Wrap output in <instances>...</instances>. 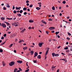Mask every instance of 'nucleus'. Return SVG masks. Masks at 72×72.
<instances>
[{
  "mask_svg": "<svg viewBox=\"0 0 72 72\" xmlns=\"http://www.w3.org/2000/svg\"><path fill=\"white\" fill-rule=\"evenodd\" d=\"M14 63H15V62L14 61H12L9 63V65L10 66H12L14 64Z\"/></svg>",
  "mask_w": 72,
  "mask_h": 72,
  "instance_id": "1",
  "label": "nucleus"
},
{
  "mask_svg": "<svg viewBox=\"0 0 72 72\" xmlns=\"http://www.w3.org/2000/svg\"><path fill=\"white\" fill-rule=\"evenodd\" d=\"M1 26L3 27V28H6V24H4L2 23L1 24Z\"/></svg>",
  "mask_w": 72,
  "mask_h": 72,
  "instance_id": "2",
  "label": "nucleus"
},
{
  "mask_svg": "<svg viewBox=\"0 0 72 72\" xmlns=\"http://www.w3.org/2000/svg\"><path fill=\"white\" fill-rule=\"evenodd\" d=\"M49 30H51V31L52 30H54L55 29V27H50L49 28Z\"/></svg>",
  "mask_w": 72,
  "mask_h": 72,
  "instance_id": "3",
  "label": "nucleus"
},
{
  "mask_svg": "<svg viewBox=\"0 0 72 72\" xmlns=\"http://www.w3.org/2000/svg\"><path fill=\"white\" fill-rule=\"evenodd\" d=\"M39 47L41 48V46H42V43H39Z\"/></svg>",
  "mask_w": 72,
  "mask_h": 72,
  "instance_id": "4",
  "label": "nucleus"
},
{
  "mask_svg": "<svg viewBox=\"0 0 72 72\" xmlns=\"http://www.w3.org/2000/svg\"><path fill=\"white\" fill-rule=\"evenodd\" d=\"M17 63H18L21 64V63H22V60L20 61L19 60H17Z\"/></svg>",
  "mask_w": 72,
  "mask_h": 72,
  "instance_id": "5",
  "label": "nucleus"
},
{
  "mask_svg": "<svg viewBox=\"0 0 72 72\" xmlns=\"http://www.w3.org/2000/svg\"><path fill=\"white\" fill-rule=\"evenodd\" d=\"M35 56L34 57V58H35V57H37V53L36 52H35L34 53Z\"/></svg>",
  "mask_w": 72,
  "mask_h": 72,
  "instance_id": "6",
  "label": "nucleus"
},
{
  "mask_svg": "<svg viewBox=\"0 0 72 72\" xmlns=\"http://www.w3.org/2000/svg\"><path fill=\"white\" fill-rule=\"evenodd\" d=\"M16 9V10H20V9H21V7H15Z\"/></svg>",
  "mask_w": 72,
  "mask_h": 72,
  "instance_id": "7",
  "label": "nucleus"
},
{
  "mask_svg": "<svg viewBox=\"0 0 72 72\" xmlns=\"http://www.w3.org/2000/svg\"><path fill=\"white\" fill-rule=\"evenodd\" d=\"M25 30L26 29H24L21 32V33H23V32H24V31H25Z\"/></svg>",
  "mask_w": 72,
  "mask_h": 72,
  "instance_id": "8",
  "label": "nucleus"
},
{
  "mask_svg": "<svg viewBox=\"0 0 72 72\" xmlns=\"http://www.w3.org/2000/svg\"><path fill=\"white\" fill-rule=\"evenodd\" d=\"M6 6L7 8H10V6L9 5V4L8 3H6Z\"/></svg>",
  "mask_w": 72,
  "mask_h": 72,
  "instance_id": "9",
  "label": "nucleus"
},
{
  "mask_svg": "<svg viewBox=\"0 0 72 72\" xmlns=\"http://www.w3.org/2000/svg\"><path fill=\"white\" fill-rule=\"evenodd\" d=\"M30 53H31V55H33V54L34 52L33 51H30Z\"/></svg>",
  "mask_w": 72,
  "mask_h": 72,
  "instance_id": "10",
  "label": "nucleus"
},
{
  "mask_svg": "<svg viewBox=\"0 0 72 72\" xmlns=\"http://www.w3.org/2000/svg\"><path fill=\"white\" fill-rule=\"evenodd\" d=\"M48 52H49V50H47L46 52V55L47 54H48Z\"/></svg>",
  "mask_w": 72,
  "mask_h": 72,
  "instance_id": "11",
  "label": "nucleus"
},
{
  "mask_svg": "<svg viewBox=\"0 0 72 72\" xmlns=\"http://www.w3.org/2000/svg\"><path fill=\"white\" fill-rule=\"evenodd\" d=\"M1 19L2 21H4V20H5V18L4 17H2L1 18Z\"/></svg>",
  "mask_w": 72,
  "mask_h": 72,
  "instance_id": "12",
  "label": "nucleus"
},
{
  "mask_svg": "<svg viewBox=\"0 0 72 72\" xmlns=\"http://www.w3.org/2000/svg\"><path fill=\"white\" fill-rule=\"evenodd\" d=\"M2 64L3 65V66H5V62L4 61L2 62Z\"/></svg>",
  "mask_w": 72,
  "mask_h": 72,
  "instance_id": "13",
  "label": "nucleus"
},
{
  "mask_svg": "<svg viewBox=\"0 0 72 72\" xmlns=\"http://www.w3.org/2000/svg\"><path fill=\"white\" fill-rule=\"evenodd\" d=\"M42 23H44V24H46V22H45V21H44V20H42Z\"/></svg>",
  "mask_w": 72,
  "mask_h": 72,
  "instance_id": "14",
  "label": "nucleus"
},
{
  "mask_svg": "<svg viewBox=\"0 0 72 72\" xmlns=\"http://www.w3.org/2000/svg\"><path fill=\"white\" fill-rule=\"evenodd\" d=\"M36 9L37 10H40V9H41V8L39 7H36Z\"/></svg>",
  "mask_w": 72,
  "mask_h": 72,
  "instance_id": "15",
  "label": "nucleus"
},
{
  "mask_svg": "<svg viewBox=\"0 0 72 72\" xmlns=\"http://www.w3.org/2000/svg\"><path fill=\"white\" fill-rule=\"evenodd\" d=\"M17 15H18V16L19 17H21V16L22 15L20 14H17Z\"/></svg>",
  "mask_w": 72,
  "mask_h": 72,
  "instance_id": "16",
  "label": "nucleus"
},
{
  "mask_svg": "<svg viewBox=\"0 0 72 72\" xmlns=\"http://www.w3.org/2000/svg\"><path fill=\"white\" fill-rule=\"evenodd\" d=\"M55 53H52V56L53 57H54V56H55Z\"/></svg>",
  "mask_w": 72,
  "mask_h": 72,
  "instance_id": "17",
  "label": "nucleus"
},
{
  "mask_svg": "<svg viewBox=\"0 0 72 72\" xmlns=\"http://www.w3.org/2000/svg\"><path fill=\"white\" fill-rule=\"evenodd\" d=\"M21 42H24V40H21L19 41V43H21Z\"/></svg>",
  "mask_w": 72,
  "mask_h": 72,
  "instance_id": "18",
  "label": "nucleus"
},
{
  "mask_svg": "<svg viewBox=\"0 0 72 72\" xmlns=\"http://www.w3.org/2000/svg\"><path fill=\"white\" fill-rule=\"evenodd\" d=\"M29 22H30V23H32L33 22V21L32 20H30L29 21Z\"/></svg>",
  "mask_w": 72,
  "mask_h": 72,
  "instance_id": "19",
  "label": "nucleus"
},
{
  "mask_svg": "<svg viewBox=\"0 0 72 72\" xmlns=\"http://www.w3.org/2000/svg\"><path fill=\"white\" fill-rule=\"evenodd\" d=\"M5 23H6L7 26H8H8H9V25H10V24L9 23L7 22L6 21L5 22Z\"/></svg>",
  "mask_w": 72,
  "mask_h": 72,
  "instance_id": "20",
  "label": "nucleus"
},
{
  "mask_svg": "<svg viewBox=\"0 0 72 72\" xmlns=\"http://www.w3.org/2000/svg\"><path fill=\"white\" fill-rule=\"evenodd\" d=\"M59 55L58 54H56L55 55V57H58Z\"/></svg>",
  "mask_w": 72,
  "mask_h": 72,
  "instance_id": "21",
  "label": "nucleus"
},
{
  "mask_svg": "<svg viewBox=\"0 0 72 72\" xmlns=\"http://www.w3.org/2000/svg\"><path fill=\"white\" fill-rule=\"evenodd\" d=\"M27 49V47L23 48V49H24V50H26V49Z\"/></svg>",
  "mask_w": 72,
  "mask_h": 72,
  "instance_id": "22",
  "label": "nucleus"
},
{
  "mask_svg": "<svg viewBox=\"0 0 72 72\" xmlns=\"http://www.w3.org/2000/svg\"><path fill=\"white\" fill-rule=\"evenodd\" d=\"M68 49V47H65L64 48V50H67Z\"/></svg>",
  "mask_w": 72,
  "mask_h": 72,
  "instance_id": "23",
  "label": "nucleus"
},
{
  "mask_svg": "<svg viewBox=\"0 0 72 72\" xmlns=\"http://www.w3.org/2000/svg\"><path fill=\"white\" fill-rule=\"evenodd\" d=\"M37 58L39 59H41V55H39L37 56Z\"/></svg>",
  "mask_w": 72,
  "mask_h": 72,
  "instance_id": "24",
  "label": "nucleus"
},
{
  "mask_svg": "<svg viewBox=\"0 0 72 72\" xmlns=\"http://www.w3.org/2000/svg\"><path fill=\"white\" fill-rule=\"evenodd\" d=\"M60 60H64V61H66V59H60Z\"/></svg>",
  "mask_w": 72,
  "mask_h": 72,
  "instance_id": "25",
  "label": "nucleus"
},
{
  "mask_svg": "<svg viewBox=\"0 0 72 72\" xmlns=\"http://www.w3.org/2000/svg\"><path fill=\"white\" fill-rule=\"evenodd\" d=\"M17 70H18V69H17V68H15L14 70V71L16 72V71H17Z\"/></svg>",
  "mask_w": 72,
  "mask_h": 72,
  "instance_id": "26",
  "label": "nucleus"
},
{
  "mask_svg": "<svg viewBox=\"0 0 72 72\" xmlns=\"http://www.w3.org/2000/svg\"><path fill=\"white\" fill-rule=\"evenodd\" d=\"M59 32H56L55 34H56V36H57V35H58V33H59Z\"/></svg>",
  "mask_w": 72,
  "mask_h": 72,
  "instance_id": "27",
  "label": "nucleus"
},
{
  "mask_svg": "<svg viewBox=\"0 0 72 72\" xmlns=\"http://www.w3.org/2000/svg\"><path fill=\"white\" fill-rule=\"evenodd\" d=\"M27 8L24 7L23 8V10H27Z\"/></svg>",
  "mask_w": 72,
  "mask_h": 72,
  "instance_id": "28",
  "label": "nucleus"
},
{
  "mask_svg": "<svg viewBox=\"0 0 72 72\" xmlns=\"http://www.w3.org/2000/svg\"><path fill=\"white\" fill-rule=\"evenodd\" d=\"M13 44H11L10 45V46H9V48H11L12 46H13Z\"/></svg>",
  "mask_w": 72,
  "mask_h": 72,
  "instance_id": "29",
  "label": "nucleus"
},
{
  "mask_svg": "<svg viewBox=\"0 0 72 72\" xmlns=\"http://www.w3.org/2000/svg\"><path fill=\"white\" fill-rule=\"evenodd\" d=\"M56 67V66H52L51 67L52 69H53V68H55Z\"/></svg>",
  "mask_w": 72,
  "mask_h": 72,
  "instance_id": "30",
  "label": "nucleus"
},
{
  "mask_svg": "<svg viewBox=\"0 0 72 72\" xmlns=\"http://www.w3.org/2000/svg\"><path fill=\"white\" fill-rule=\"evenodd\" d=\"M69 51H69V50H67L66 51V53H69Z\"/></svg>",
  "mask_w": 72,
  "mask_h": 72,
  "instance_id": "31",
  "label": "nucleus"
},
{
  "mask_svg": "<svg viewBox=\"0 0 72 72\" xmlns=\"http://www.w3.org/2000/svg\"><path fill=\"white\" fill-rule=\"evenodd\" d=\"M29 69H28L26 70L25 71V72H28V71H29Z\"/></svg>",
  "mask_w": 72,
  "mask_h": 72,
  "instance_id": "32",
  "label": "nucleus"
},
{
  "mask_svg": "<svg viewBox=\"0 0 72 72\" xmlns=\"http://www.w3.org/2000/svg\"><path fill=\"white\" fill-rule=\"evenodd\" d=\"M33 62L34 63H36L37 61L36 60H33Z\"/></svg>",
  "mask_w": 72,
  "mask_h": 72,
  "instance_id": "33",
  "label": "nucleus"
},
{
  "mask_svg": "<svg viewBox=\"0 0 72 72\" xmlns=\"http://www.w3.org/2000/svg\"><path fill=\"white\" fill-rule=\"evenodd\" d=\"M68 35H69V36H71V33H70L69 32H68Z\"/></svg>",
  "mask_w": 72,
  "mask_h": 72,
  "instance_id": "34",
  "label": "nucleus"
},
{
  "mask_svg": "<svg viewBox=\"0 0 72 72\" xmlns=\"http://www.w3.org/2000/svg\"><path fill=\"white\" fill-rule=\"evenodd\" d=\"M62 3L64 4H66V2L65 1H64Z\"/></svg>",
  "mask_w": 72,
  "mask_h": 72,
  "instance_id": "35",
  "label": "nucleus"
},
{
  "mask_svg": "<svg viewBox=\"0 0 72 72\" xmlns=\"http://www.w3.org/2000/svg\"><path fill=\"white\" fill-rule=\"evenodd\" d=\"M3 50L1 49H0V52L2 53V52H3Z\"/></svg>",
  "mask_w": 72,
  "mask_h": 72,
  "instance_id": "36",
  "label": "nucleus"
},
{
  "mask_svg": "<svg viewBox=\"0 0 72 72\" xmlns=\"http://www.w3.org/2000/svg\"><path fill=\"white\" fill-rule=\"evenodd\" d=\"M3 10H6V8H5V7H3Z\"/></svg>",
  "mask_w": 72,
  "mask_h": 72,
  "instance_id": "37",
  "label": "nucleus"
},
{
  "mask_svg": "<svg viewBox=\"0 0 72 72\" xmlns=\"http://www.w3.org/2000/svg\"><path fill=\"white\" fill-rule=\"evenodd\" d=\"M52 10H55V7H54V6H53L52 7Z\"/></svg>",
  "mask_w": 72,
  "mask_h": 72,
  "instance_id": "38",
  "label": "nucleus"
},
{
  "mask_svg": "<svg viewBox=\"0 0 72 72\" xmlns=\"http://www.w3.org/2000/svg\"><path fill=\"white\" fill-rule=\"evenodd\" d=\"M32 6H33V5H32V4H31L29 6V7H30V8H32Z\"/></svg>",
  "mask_w": 72,
  "mask_h": 72,
  "instance_id": "39",
  "label": "nucleus"
},
{
  "mask_svg": "<svg viewBox=\"0 0 72 72\" xmlns=\"http://www.w3.org/2000/svg\"><path fill=\"white\" fill-rule=\"evenodd\" d=\"M22 12H23V10H21L20 11H19V12L20 13H22Z\"/></svg>",
  "mask_w": 72,
  "mask_h": 72,
  "instance_id": "40",
  "label": "nucleus"
},
{
  "mask_svg": "<svg viewBox=\"0 0 72 72\" xmlns=\"http://www.w3.org/2000/svg\"><path fill=\"white\" fill-rule=\"evenodd\" d=\"M19 71H22V69H21V68H19Z\"/></svg>",
  "mask_w": 72,
  "mask_h": 72,
  "instance_id": "41",
  "label": "nucleus"
},
{
  "mask_svg": "<svg viewBox=\"0 0 72 72\" xmlns=\"http://www.w3.org/2000/svg\"><path fill=\"white\" fill-rule=\"evenodd\" d=\"M27 14V12H25L24 13V15H26Z\"/></svg>",
  "mask_w": 72,
  "mask_h": 72,
  "instance_id": "42",
  "label": "nucleus"
},
{
  "mask_svg": "<svg viewBox=\"0 0 72 72\" xmlns=\"http://www.w3.org/2000/svg\"><path fill=\"white\" fill-rule=\"evenodd\" d=\"M6 34H4V35H3V36L4 37H6Z\"/></svg>",
  "mask_w": 72,
  "mask_h": 72,
  "instance_id": "43",
  "label": "nucleus"
},
{
  "mask_svg": "<svg viewBox=\"0 0 72 72\" xmlns=\"http://www.w3.org/2000/svg\"><path fill=\"white\" fill-rule=\"evenodd\" d=\"M14 13H17V11H16L14 10Z\"/></svg>",
  "mask_w": 72,
  "mask_h": 72,
  "instance_id": "44",
  "label": "nucleus"
},
{
  "mask_svg": "<svg viewBox=\"0 0 72 72\" xmlns=\"http://www.w3.org/2000/svg\"><path fill=\"white\" fill-rule=\"evenodd\" d=\"M4 37H2L1 38V39L2 40H4Z\"/></svg>",
  "mask_w": 72,
  "mask_h": 72,
  "instance_id": "45",
  "label": "nucleus"
},
{
  "mask_svg": "<svg viewBox=\"0 0 72 72\" xmlns=\"http://www.w3.org/2000/svg\"><path fill=\"white\" fill-rule=\"evenodd\" d=\"M46 33H47V34H49V32L48 31H46Z\"/></svg>",
  "mask_w": 72,
  "mask_h": 72,
  "instance_id": "46",
  "label": "nucleus"
},
{
  "mask_svg": "<svg viewBox=\"0 0 72 72\" xmlns=\"http://www.w3.org/2000/svg\"><path fill=\"white\" fill-rule=\"evenodd\" d=\"M26 3H29V1H28L27 0L26 1Z\"/></svg>",
  "mask_w": 72,
  "mask_h": 72,
  "instance_id": "47",
  "label": "nucleus"
},
{
  "mask_svg": "<svg viewBox=\"0 0 72 72\" xmlns=\"http://www.w3.org/2000/svg\"><path fill=\"white\" fill-rule=\"evenodd\" d=\"M5 43V41L4 42H3V43H2V45H4V44Z\"/></svg>",
  "mask_w": 72,
  "mask_h": 72,
  "instance_id": "48",
  "label": "nucleus"
},
{
  "mask_svg": "<svg viewBox=\"0 0 72 72\" xmlns=\"http://www.w3.org/2000/svg\"><path fill=\"white\" fill-rule=\"evenodd\" d=\"M66 39H67V40H70V38H69V37H67V38H66Z\"/></svg>",
  "mask_w": 72,
  "mask_h": 72,
  "instance_id": "49",
  "label": "nucleus"
},
{
  "mask_svg": "<svg viewBox=\"0 0 72 72\" xmlns=\"http://www.w3.org/2000/svg\"><path fill=\"white\" fill-rule=\"evenodd\" d=\"M38 4H39V5H40V4H41V2H39L38 3Z\"/></svg>",
  "mask_w": 72,
  "mask_h": 72,
  "instance_id": "50",
  "label": "nucleus"
},
{
  "mask_svg": "<svg viewBox=\"0 0 72 72\" xmlns=\"http://www.w3.org/2000/svg\"><path fill=\"white\" fill-rule=\"evenodd\" d=\"M14 52L15 53H16V52H17V51H16V50H14Z\"/></svg>",
  "mask_w": 72,
  "mask_h": 72,
  "instance_id": "51",
  "label": "nucleus"
},
{
  "mask_svg": "<svg viewBox=\"0 0 72 72\" xmlns=\"http://www.w3.org/2000/svg\"><path fill=\"white\" fill-rule=\"evenodd\" d=\"M52 20L51 18L49 19V21H52Z\"/></svg>",
  "mask_w": 72,
  "mask_h": 72,
  "instance_id": "52",
  "label": "nucleus"
},
{
  "mask_svg": "<svg viewBox=\"0 0 72 72\" xmlns=\"http://www.w3.org/2000/svg\"><path fill=\"white\" fill-rule=\"evenodd\" d=\"M54 32H55L53 30V31H52L51 32L52 33H54Z\"/></svg>",
  "mask_w": 72,
  "mask_h": 72,
  "instance_id": "53",
  "label": "nucleus"
},
{
  "mask_svg": "<svg viewBox=\"0 0 72 72\" xmlns=\"http://www.w3.org/2000/svg\"><path fill=\"white\" fill-rule=\"evenodd\" d=\"M28 29L29 30H30V29H31V27H29L28 28Z\"/></svg>",
  "mask_w": 72,
  "mask_h": 72,
  "instance_id": "54",
  "label": "nucleus"
},
{
  "mask_svg": "<svg viewBox=\"0 0 72 72\" xmlns=\"http://www.w3.org/2000/svg\"><path fill=\"white\" fill-rule=\"evenodd\" d=\"M62 13H60L59 14V15H60V16H62Z\"/></svg>",
  "mask_w": 72,
  "mask_h": 72,
  "instance_id": "55",
  "label": "nucleus"
},
{
  "mask_svg": "<svg viewBox=\"0 0 72 72\" xmlns=\"http://www.w3.org/2000/svg\"><path fill=\"white\" fill-rule=\"evenodd\" d=\"M69 22H71L72 21V20H71V19H69Z\"/></svg>",
  "mask_w": 72,
  "mask_h": 72,
  "instance_id": "56",
  "label": "nucleus"
},
{
  "mask_svg": "<svg viewBox=\"0 0 72 72\" xmlns=\"http://www.w3.org/2000/svg\"><path fill=\"white\" fill-rule=\"evenodd\" d=\"M27 63H28V62L26 63V66H28V64H27Z\"/></svg>",
  "mask_w": 72,
  "mask_h": 72,
  "instance_id": "57",
  "label": "nucleus"
},
{
  "mask_svg": "<svg viewBox=\"0 0 72 72\" xmlns=\"http://www.w3.org/2000/svg\"><path fill=\"white\" fill-rule=\"evenodd\" d=\"M27 10L29 12V11H30V9L28 8L27 9Z\"/></svg>",
  "mask_w": 72,
  "mask_h": 72,
  "instance_id": "58",
  "label": "nucleus"
},
{
  "mask_svg": "<svg viewBox=\"0 0 72 72\" xmlns=\"http://www.w3.org/2000/svg\"><path fill=\"white\" fill-rule=\"evenodd\" d=\"M29 5H30V4L29 3H27L26 4L27 6H29Z\"/></svg>",
  "mask_w": 72,
  "mask_h": 72,
  "instance_id": "59",
  "label": "nucleus"
},
{
  "mask_svg": "<svg viewBox=\"0 0 72 72\" xmlns=\"http://www.w3.org/2000/svg\"><path fill=\"white\" fill-rule=\"evenodd\" d=\"M17 39H15V42H17Z\"/></svg>",
  "mask_w": 72,
  "mask_h": 72,
  "instance_id": "60",
  "label": "nucleus"
},
{
  "mask_svg": "<svg viewBox=\"0 0 72 72\" xmlns=\"http://www.w3.org/2000/svg\"><path fill=\"white\" fill-rule=\"evenodd\" d=\"M57 37L58 38H60V36H59V35H57Z\"/></svg>",
  "mask_w": 72,
  "mask_h": 72,
  "instance_id": "61",
  "label": "nucleus"
},
{
  "mask_svg": "<svg viewBox=\"0 0 72 72\" xmlns=\"http://www.w3.org/2000/svg\"><path fill=\"white\" fill-rule=\"evenodd\" d=\"M66 45H68V42H66Z\"/></svg>",
  "mask_w": 72,
  "mask_h": 72,
  "instance_id": "62",
  "label": "nucleus"
},
{
  "mask_svg": "<svg viewBox=\"0 0 72 72\" xmlns=\"http://www.w3.org/2000/svg\"><path fill=\"white\" fill-rule=\"evenodd\" d=\"M59 69H58V70L57 71V72H59Z\"/></svg>",
  "mask_w": 72,
  "mask_h": 72,
  "instance_id": "63",
  "label": "nucleus"
},
{
  "mask_svg": "<svg viewBox=\"0 0 72 72\" xmlns=\"http://www.w3.org/2000/svg\"><path fill=\"white\" fill-rule=\"evenodd\" d=\"M16 72H20V70H18Z\"/></svg>",
  "mask_w": 72,
  "mask_h": 72,
  "instance_id": "64",
  "label": "nucleus"
}]
</instances>
